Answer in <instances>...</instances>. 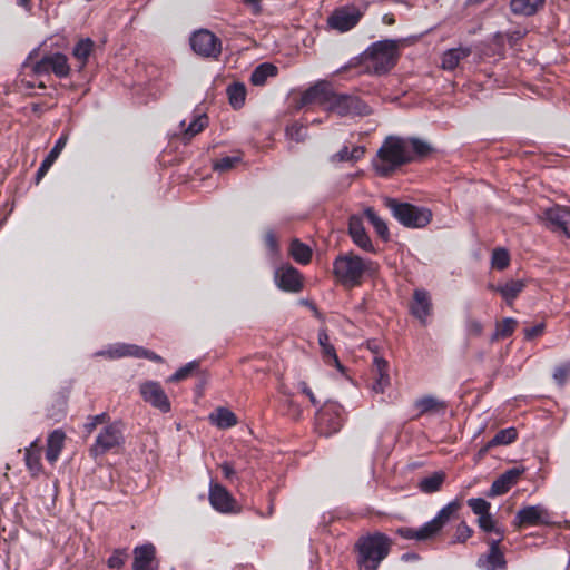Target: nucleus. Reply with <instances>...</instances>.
<instances>
[{"label":"nucleus","instance_id":"f257e3e1","mask_svg":"<svg viewBox=\"0 0 570 570\" xmlns=\"http://www.w3.org/2000/svg\"><path fill=\"white\" fill-rule=\"evenodd\" d=\"M392 546L393 540L380 531L361 535L354 544L360 570H377L390 554Z\"/></svg>","mask_w":570,"mask_h":570},{"label":"nucleus","instance_id":"f03ea898","mask_svg":"<svg viewBox=\"0 0 570 570\" xmlns=\"http://www.w3.org/2000/svg\"><path fill=\"white\" fill-rule=\"evenodd\" d=\"M377 269V263L363 259L352 250L337 255L333 262L334 277L341 285L350 288L361 286L364 275L372 276Z\"/></svg>","mask_w":570,"mask_h":570},{"label":"nucleus","instance_id":"7ed1b4c3","mask_svg":"<svg viewBox=\"0 0 570 570\" xmlns=\"http://www.w3.org/2000/svg\"><path fill=\"white\" fill-rule=\"evenodd\" d=\"M411 164L406 154L404 137L387 136L372 160L373 168L380 177H390L401 167Z\"/></svg>","mask_w":570,"mask_h":570},{"label":"nucleus","instance_id":"20e7f679","mask_svg":"<svg viewBox=\"0 0 570 570\" xmlns=\"http://www.w3.org/2000/svg\"><path fill=\"white\" fill-rule=\"evenodd\" d=\"M399 56V41L384 39L373 42L357 59L366 63L367 72L381 76L394 68Z\"/></svg>","mask_w":570,"mask_h":570},{"label":"nucleus","instance_id":"39448f33","mask_svg":"<svg viewBox=\"0 0 570 570\" xmlns=\"http://www.w3.org/2000/svg\"><path fill=\"white\" fill-rule=\"evenodd\" d=\"M462 508L460 498H455L444 505L436 515L424 523L422 527L414 529L410 527H401L396 533L406 540L425 541L435 538L443 528L450 522L451 518L455 515Z\"/></svg>","mask_w":570,"mask_h":570},{"label":"nucleus","instance_id":"423d86ee","mask_svg":"<svg viewBox=\"0 0 570 570\" xmlns=\"http://www.w3.org/2000/svg\"><path fill=\"white\" fill-rule=\"evenodd\" d=\"M384 205L392 216L406 228H424L432 220V212L426 207L400 202L391 197L384 199Z\"/></svg>","mask_w":570,"mask_h":570},{"label":"nucleus","instance_id":"0eeeda50","mask_svg":"<svg viewBox=\"0 0 570 570\" xmlns=\"http://www.w3.org/2000/svg\"><path fill=\"white\" fill-rule=\"evenodd\" d=\"M326 111L340 117L367 116L372 114L371 107L357 95L336 91L333 86Z\"/></svg>","mask_w":570,"mask_h":570},{"label":"nucleus","instance_id":"6e6552de","mask_svg":"<svg viewBox=\"0 0 570 570\" xmlns=\"http://www.w3.org/2000/svg\"><path fill=\"white\" fill-rule=\"evenodd\" d=\"M345 422L344 407L337 402H325L315 415V430L320 435L332 436Z\"/></svg>","mask_w":570,"mask_h":570},{"label":"nucleus","instance_id":"1a4fd4ad","mask_svg":"<svg viewBox=\"0 0 570 570\" xmlns=\"http://www.w3.org/2000/svg\"><path fill=\"white\" fill-rule=\"evenodd\" d=\"M125 443L122 424L114 422L106 425L97 435L95 443L90 448L94 456L104 455L109 451L120 448Z\"/></svg>","mask_w":570,"mask_h":570},{"label":"nucleus","instance_id":"9d476101","mask_svg":"<svg viewBox=\"0 0 570 570\" xmlns=\"http://www.w3.org/2000/svg\"><path fill=\"white\" fill-rule=\"evenodd\" d=\"M31 70L37 76L53 73L57 78L63 79L69 77L71 67L66 55L49 52L36 61L31 66Z\"/></svg>","mask_w":570,"mask_h":570},{"label":"nucleus","instance_id":"9b49d317","mask_svg":"<svg viewBox=\"0 0 570 570\" xmlns=\"http://www.w3.org/2000/svg\"><path fill=\"white\" fill-rule=\"evenodd\" d=\"M190 47L203 58L218 60L222 55V40L207 29H199L190 37Z\"/></svg>","mask_w":570,"mask_h":570},{"label":"nucleus","instance_id":"f8f14e48","mask_svg":"<svg viewBox=\"0 0 570 570\" xmlns=\"http://www.w3.org/2000/svg\"><path fill=\"white\" fill-rule=\"evenodd\" d=\"M484 541L489 546V550L478 558L476 566L482 570H505L507 560L501 547L503 540L488 537Z\"/></svg>","mask_w":570,"mask_h":570},{"label":"nucleus","instance_id":"ddd939ff","mask_svg":"<svg viewBox=\"0 0 570 570\" xmlns=\"http://www.w3.org/2000/svg\"><path fill=\"white\" fill-rule=\"evenodd\" d=\"M542 218L551 232L570 238V207L553 205L543 212Z\"/></svg>","mask_w":570,"mask_h":570},{"label":"nucleus","instance_id":"4468645a","mask_svg":"<svg viewBox=\"0 0 570 570\" xmlns=\"http://www.w3.org/2000/svg\"><path fill=\"white\" fill-rule=\"evenodd\" d=\"M332 83L325 80L317 81L302 92L297 102V109L308 106H320L324 111L327 109Z\"/></svg>","mask_w":570,"mask_h":570},{"label":"nucleus","instance_id":"2eb2a0df","mask_svg":"<svg viewBox=\"0 0 570 570\" xmlns=\"http://www.w3.org/2000/svg\"><path fill=\"white\" fill-rule=\"evenodd\" d=\"M274 281L279 289L288 293H298L304 285L302 274L291 264H284L276 268Z\"/></svg>","mask_w":570,"mask_h":570},{"label":"nucleus","instance_id":"dca6fc26","mask_svg":"<svg viewBox=\"0 0 570 570\" xmlns=\"http://www.w3.org/2000/svg\"><path fill=\"white\" fill-rule=\"evenodd\" d=\"M140 394L145 402L149 403L161 413H168L171 409L170 401L160 383L147 381L140 385Z\"/></svg>","mask_w":570,"mask_h":570},{"label":"nucleus","instance_id":"f3484780","mask_svg":"<svg viewBox=\"0 0 570 570\" xmlns=\"http://www.w3.org/2000/svg\"><path fill=\"white\" fill-rule=\"evenodd\" d=\"M362 12L355 7H342L336 9L327 20L332 29L346 32L353 29L361 20Z\"/></svg>","mask_w":570,"mask_h":570},{"label":"nucleus","instance_id":"a211bd4d","mask_svg":"<svg viewBox=\"0 0 570 570\" xmlns=\"http://www.w3.org/2000/svg\"><path fill=\"white\" fill-rule=\"evenodd\" d=\"M548 513L541 505H528L520 509L513 520L517 529L548 524Z\"/></svg>","mask_w":570,"mask_h":570},{"label":"nucleus","instance_id":"6ab92c4d","mask_svg":"<svg viewBox=\"0 0 570 570\" xmlns=\"http://www.w3.org/2000/svg\"><path fill=\"white\" fill-rule=\"evenodd\" d=\"M209 502L220 513L237 512V502L225 487L219 483H210Z\"/></svg>","mask_w":570,"mask_h":570},{"label":"nucleus","instance_id":"aec40b11","mask_svg":"<svg viewBox=\"0 0 570 570\" xmlns=\"http://www.w3.org/2000/svg\"><path fill=\"white\" fill-rule=\"evenodd\" d=\"M433 312V304L430 293L424 288H416L413 292L410 302V313L420 321L422 325H426L428 318Z\"/></svg>","mask_w":570,"mask_h":570},{"label":"nucleus","instance_id":"412c9836","mask_svg":"<svg viewBox=\"0 0 570 570\" xmlns=\"http://www.w3.org/2000/svg\"><path fill=\"white\" fill-rule=\"evenodd\" d=\"M524 468L517 466L507 470L492 482L487 495L490 498H494L498 495L505 494L514 484L518 483L520 476L524 473Z\"/></svg>","mask_w":570,"mask_h":570},{"label":"nucleus","instance_id":"4be33fe9","mask_svg":"<svg viewBox=\"0 0 570 570\" xmlns=\"http://www.w3.org/2000/svg\"><path fill=\"white\" fill-rule=\"evenodd\" d=\"M348 235L353 243L361 249L367 253H376V248L374 247L361 217L355 215L350 217Z\"/></svg>","mask_w":570,"mask_h":570},{"label":"nucleus","instance_id":"5701e85b","mask_svg":"<svg viewBox=\"0 0 570 570\" xmlns=\"http://www.w3.org/2000/svg\"><path fill=\"white\" fill-rule=\"evenodd\" d=\"M132 570H157L156 548L153 543L135 547Z\"/></svg>","mask_w":570,"mask_h":570},{"label":"nucleus","instance_id":"b1692460","mask_svg":"<svg viewBox=\"0 0 570 570\" xmlns=\"http://www.w3.org/2000/svg\"><path fill=\"white\" fill-rule=\"evenodd\" d=\"M404 140L406 145V154L411 158V163L422 161L434 151L431 144L417 137H406Z\"/></svg>","mask_w":570,"mask_h":570},{"label":"nucleus","instance_id":"393cba45","mask_svg":"<svg viewBox=\"0 0 570 570\" xmlns=\"http://www.w3.org/2000/svg\"><path fill=\"white\" fill-rule=\"evenodd\" d=\"M95 49V42L90 38H81L72 48V57L76 60V70L81 72L87 66Z\"/></svg>","mask_w":570,"mask_h":570},{"label":"nucleus","instance_id":"a878e982","mask_svg":"<svg viewBox=\"0 0 570 570\" xmlns=\"http://www.w3.org/2000/svg\"><path fill=\"white\" fill-rule=\"evenodd\" d=\"M413 406L416 411V415L414 416L415 419L428 414L443 413L446 409L445 402L440 401L432 395H425L417 399Z\"/></svg>","mask_w":570,"mask_h":570},{"label":"nucleus","instance_id":"bb28decb","mask_svg":"<svg viewBox=\"0 0 570 570\" xmlns=\"http://www.w3.org/2000/svg\"><path fill=\"white\" fill-rule=\"evenodd\" d=\"M470 47H458L446 50L441 58V66L444 70L452 71L460 62L471 55Z\"/></svg>","mask_w":570,"mask_h":570},{"label":"nucleus","instance_id":"cd10ccee","mask_svg":"<svg viewBox=\"0 0 570 570\" xmlns=\"http://www.w3.org/2000/svg\"><path fill=\"white\" fill-rule=\"evenodd\" d=\"M374 382L372 389L375 393H383L390 383L389 363L382 357L374 358Z\"/></svg>","mask_w":570,"mask_h":570},{"label":"nucleus","instance_id":"c85d7f7f","mask_svg":"<svg viewBox=\"0 0 570 570\" xmlns=\"http://www.w3.org/2000/svg\"><path fill=\"white\" fill-rule=\"evenodd\" d=\"M66 434L61 430L52 431L47 439L46 459L49 463L53 464L60 456L63 449Z\"/></svg>","mask_w":570,"mask_h":570},{"label":"nucleus","instance_id":"c756f323","mask_svg":"<svg viewBox=\"0 0 570 570\" xmlns=\"http://www.w3.org/2000/svg\"><path fill=\"white\" fill-rule=\"evenodd\" d=\"M490 288L499 292L503 299L509 305H511L513 301L520 295V293H522L525 288V283L521 279H511L500 286L490 285Z\"/></svg>","mask_w":570,"mask_h":570},{"label":"nucleus","instance_id":"7c9ffc66","mask_svg":"<svg viewBox=\"0 0 570 570\" xmlns=\"http://www.w3.org/2000/svg\"><path fill=\"white\" fill-rule=\"evenodd\" d=\"M289 256L301 265H307L312 261V248L298 238H294L288 247Z\"/></svg>","mask_w":570,"mask_h":570},{"label":"nucleus","instance_id":"2f4dec72","mask_svg":"<svg viewBox=\"0 0 570 570\" xmlns=\"http://www.w3.org/2000/svg\"><path fill=\"white\" fill-rule=\"evenodd\" d=\"M546 3V0H511L510 8L514 14L531 17Z\"/></svg>","mask_w":570,"mask_h":570},{"label":"nucleus","instance_id":"473e14b6","mask_svg":"<svg viewBox=\"0 0 570 570\" xmlns=\"http://www.w3.org/2000/svg\"><path fill=\"white\" fill-rule=\"evenodd\" d=\"M41 446L38 445V441H33L24 453V461L28 470L32 475H37L42 470L41 464Z\"/></svg>","mask_w":570,"mask_h":570},{"label":"nucleus","instance_id":"72a5a7b5","mask_svg":"<svg viewBox=\"0 0 570 570\" xmlns=\"http://www.w3.org/2000/svg\"><path fill=\"white\" fill-rule=\"evenodd\" d=\"M209 420L218 429L227 430L237 425L238 420L235 413L226 407H218L215 412L210 413Z\"/></svg>","mask_w":570,"mask_h":570},{"label":"nucleus","instance_id":"f704fd0d","mask_svg":"<svg viewBox=\"0 0 570 570\" xmlns=\"http://www.w3.org/2000/svg\"><path fill=\"white\" fill-rule=\"evenodd\" d=\"M208 126V117L205 114H200L194 117V119L186 127V122L181 121L180 127L183 129V139L189 141L196 135L202 132Z\"/></svg>","mask_w":570,"mask_h":570},{"label":"nucleus","instance_id":"c9c22d12","mask_svg":"<svg viewBox=\"0 0 570 570\" xmlns=\"http://www.w3.org/2000/svg\"><path fill=\"white\" fill-rule=\"evenodd\" d=\"M278 68L269 62L258 65L250 75V82L254 86H264L268 78L276 77Z\"/></svg>","mask_w":570,"mask_h":570},{"label":"nucleus","instance_id":"e433bc0d","mask_svg":"<svg viewBox=\"0 0 570 570\" xmlns=\"http://www.w3.org/2000/svg\"><path fill=\"white\" fill-rule=\"evenodd\" d=\"M365 217L367 218L368 223L373 226L376 235L383 240L389 242L390 240V230L387 227V224L383 218H381L377 213L374 210V208L368 207L364 212Z\"/></svg>","mask_w":570,"mask_h":570},{"label":"nucleus","instance_id":"4c0bfd02","mask_svg":"<svg viewBox=\"0 0 570 570\" xmlns=\"http://www.w3.org/2000/svg\"><path fill=\"white\" fill-rule=\"evenodd\" d=\"M478 525L483 532L493 533V539L503 540L505 537V529L498 524L490 512L478 518Z\"/></svg>","mask_w":570,"mask_h":570},{"label":"nucleus","instance_id":"58836bf2","mask_svg":"<svg viewBox=\"0 0 570 570\" xmlns=\"http://www.w3.org/2000/svg\"><path fill=\"white\" fill-rule=\"evenodd\" d=\"M444 481H445L444 472H442V471L434 472L432 475L425 476L419 482V489L423 493L431 494V493L438 492L441 489Z\"/></svg>","mask_w":570,"mask_h":570},{"label":"nucleus","instance_id":"ea45409f","mask_svg":"<svg viewBox=\"0 0 570 570\" xmlns=\"http://www.w3.org/2000/svg\"><path fill=\"white\" fill-rule=\"evenodd\" d=\"M246 87L244 83L234 82L227 88V95L229 99V104L234 109H240L246 99Z\"/></svg>","mask_w":570,"mask_h":570},{"label":"nucleus","instance_id":"a19ab883","mask_svg":"<svg viewBox=\"0 0 570 570\" xmlns=\"http://www.w3.org/2000/svg\"><path fill=\"white\" fill-rule=\"evenodd\" d=\"M147 351L148 350L137 345L121 344L108 351V354L110 357L135 356L145 358Z\"/></svg>","mask_w":570,"mask_h":570},{"label":"nucleus","instance_id":"79ce46f5","mask_svg":"<svg viewBox=\"0 0 570 570\" xmlns=\"http://www.w3.org/2000/svg\"><path fill=\"white\" fill-rule=\"evenodd\" d=\"M518 440V430L513 426L502 429L490 440V445H510Z\"/></svg>","mask_w":570,"mask_h":570},{"label":"nucleus","instance_id":"37998d69","mask_svg":"<svg viewBox=\"0 0 570 570\" xmlns=\"http://www.w3.org/2000/svg\"><path fill=\"white\" fill-rule=\"evenodd\" d=\"M518 325V322L512 317H505L501 322L497 323L495 332L492 336V340H500V338H508L510 337L513 332L515 331V327Z\"/></svg>","mask_w":570,"mask_h":570},{"label":"nucleus","instance_id":"c03bdc74","mask_svg":"<svg viewBox=\"0 0 570 570\" xmlns=\"http://www.w3.org/2000/svg\"><path fill=\"white\" fill-rule=\"evenodd\" d=\"M129 558L126 548L115 549L111 556L107 559V567L112 570H120Z\"/></svg>","mask_w":570,"mask_h":570},{"label":"nucleus","instance_id":"a18cd8bd","mask_svg":"<svg viewBox=\"0 0 570 570\" xmlns=\"http://www.w3.org/2000/svg\"><path fill=\"white\" fill-rule=\"evenodd\" d=\"M491 265L498 271H503L510 265V254L505 248H495L492 252Z\"/></svg>","mask_w":570,"mask_h":570},{"label":"nucleus","instance_id":"49530a36","mask_svg":"<svg viewBox=\"0 0 570 570\" xmlns=\"http://www.w3.org/2000/svg\"><path fill=\"white\" fill-rule=\"evenodd\" d=\"M552 379L559 387H564L570 379V361L557 365Z\"/></svg>","mask_w":570,"mask_h":570},{"label":"nucleus","instance_id":"de8ad7c7","mask_svg":"<svg viewBox=\"0 0 570 570\" xmlns=\"http://www.w3.org/2000/svg\"><path fill=\"white\" fill-rule=\"evenodd\" d=\"M322 358L328 366H334L338 371L344 372V366L341 364L336 351L332 344H328L321 348Z\"/></svg>","mask_w":570,"mask_h":570},{"label":"nucleus","instance_id":"09e8293b","mask_svg":"<svg viewBox=\"0 0 570 570\" xmlns=\"http://www.w3.org/2000/svg\"><path fill=\"white\" fill-rule=\"evenodd\" d=\"M68 139H69V130L65 129L61 132V135L59 136V138L56 140L52 149L49 151V154L46 157L55 163L58 159V157L60 156L63 148L66 147Z\"/></svg>","mask_w":570,"mask_h":570},{"label":"nucleus","instance_id":"8fccbe9b","mask_svg":"<svg viewBox=\"0 0 570 570\" xmlns=\"http://www.w3.org/2000/svg\"><path fill=\"white\" fill-rule=\"evenodd\" d=\"M466 504L470 507L474 514L479 515V518L489 513L491 509V503L482 498H471L466 501Z\"/></svg>","mask_w":570,"mask_h":570},{"label":"nucleus","instance_id":"3c124183","mask_svg":"<svg viewBox=\"0 0 570 570\" xmlns=\"http://www.w3.org/2000/svg\"><path fill=\"white\" fill-rule=\"evenodd\" d=\"M307 127L301 122H293L286 127V135L297 142L304 141L306 138Z\"/></svg>","mask_w":570,"mask_h":570},{"label":"nucleus","instance_id":"603ef678","mask_svg":"<svg viewBox=\"0 0 570 570\" xmlns=\"http://www.w3.org/2000/svg\"><path fill=\"white\" fill-rule=\"evenodd\" d=\"M472 535L473 529L465 521H461L455 529L451 543H464Z\"/></svg>","mask_w":570,"mask_h":570},{"label":"nucleus","instance_id":"864d4df0","mask_svg":"<svg viewBox=\"0 0 570 570\" xmlns=\"http://www.w3.org/2000/svg\"><path fill=\"white\" fill-rule=\"evenodd\" d=\"M199 367V362L193 361L177 370L169 379V382H179L191 375Z\"/></svg>","mask_w":570,"mask_h":570},{"label":"nucleus","instance_id":"5fc2aeb1","mask_svg":"<svg viewBox=\"0 0 570 570\" xmlns=\"http://www.w3.org/2000/svg\"><path fill=\"white\" fill-rule=\"evenodd\" d=\"M109 420V415L107 413L97 414L94 416H89L88 421L83 425V430L90 434L99 424H104Z\"/></svg>","mask_w":570,"mask_h":570},{"label":"nucleus","instance_id":"6e6d98bb","mask_svg":"<svg viewBox=\"0 0 570 570\" xmlns=\"http://www.w3.org/2000/svg\"><path fill=\"white\" fill-rule=\"evenodd\" d=\"M264 243H265L266 248L273 256L278 255V253H279L278 239L272 230H269L265 234Z\"/></svg>","mask_w":570,"mask_h":570},{"label":"nucleus","instance_id":"4d7b16f0","mask_svg":"<svg viewBox=\"0 0 570 570\" xmlns=\"http://www.w3.org/2000/svg\"><path fill=\"white\" fill-rule=\"evenodd\" d=\"M239 161L238 157H223L218 159L214 166L215 170L218 171H227L235 167V165Z\"/></svg>","mask_w":570,"mask_h":570},{"label":"nucleus","instance_id":"13d9d810","mask_svg":"<svg viewBox=\"0 0 570 570\" xmlns=\"http://www.w3.org/2000/svg\"><path fill=\"white\" fill-rule=\"evenodd\" d=\"M546 324L539 323L532 327L524 328V337L528 341L534 340L544 333Z\"/></svg>","mask_w":570,"mask_h":570},{"label":"nucleus","instance_id":"bf43d9fd","mask_svg":"<svg viewBox=\"0 0 570 570\" xmlns=\"http://www.w3.org/2000/svg\"><path fill=\"white\" fill-rule=\"evenodd\" d=\"M53 164L55 163L47 157L41 161V164L36 173V177H35L36 184H39L42 180V178L47 175V173L49 171V169L51 168V166Z\"/></svg>","mask_w":570,"mask_h":570},{"label":"nucleus","instance_id":"052dcab7","mask_svg":"<svg viewBox=\"0 0 570 570\" xmlns=\"http://www.w3.org/2000/svg\"><path fill=\"white\" fill-rule=\"evenodd\" d=\"M466 331L469 335L480 336L483 331V325L478 320L471 318L466 322Z\"/></svg>","mask_w":570,"mask_h":570},{"label":"nucleus","instance_id":"680f3d73","mask_svg":"<svg viewBox=\"0 0 570 570\" xmlns=\"http://www.w3.org/2000/svg\"><path fill=\"white\" fill-rule=\"evenodd\" d=\"M297 387L306 397H308L309 402L313 405H316L318 403L314 392L312 391V389L308 386V384L306 382H304V381L299 382Z\"/></svg>","mask_w":570,"mask_h":570},{"label":"nucleus","instance_id":"e2e57ef3","mask_svg":"<svg viewBox=\"0 0 570 570\" xmlns=\"http://www.w3.org/2000/svg\"><path fill=\"white\" fill-rule=\"evenodd\" d=\"M219 469L223 473V476L232 482L236 475V471L233 465L229 462H224L219 465Z\"/></svg>","mask_w":570,"mask_h":570},{"label":"nucleus","instance_id":"0e129e2a","mask_svg":"<svg viewBox=\"0 0 570 570\" xmlns=\"http://www.w3.org/2000/svg\"><path fill=\"white\" fill-rule=\"evenodd\" d=\"M350 149L344 146L340 151L332 156L333 161H350Z\"/></svg>","mask_w":570,"mask_h":570},{"label":"nucleus","instance_id":"69168bd1","mask_svg":"<svg viewBox=\"0 0 570 570\" xmlns=\"http://www.w3.org/2000/svg\"><path fill=\"white\" fill-rule=\"evenodd\" d=\"M350 154H351L350 161H357L364 156L365 148L361 147V146H356L352 150H350Z\"/></svg>","mask_w":570,"mask_h":570},{"label":"nucleus","instance_id":"338daca9","mask_svg":"<svg viewBox=\"0 0 570 570\" xmlns=\"http://www.w3.org/2000/svg\"><path fill=\"white\" fill-rule=\"evenodd\" d=\"M245 6H247L254 14H258L262 11L261 1L262 0H242Z\"/></svg>","mask_w":570,"mask_h":570},{"label":"nucleus","instance_id":"774afa93","mask_svg":"<svg viewBox=\"0 0 570 570\" xmlns=\"http://www.w3.org/2000/svg\"><path fill=\"white\" fill-rule=\"evenodd\" d=\"M287 402H288V406L291 409V415L294 419H298L301 416V409H299V406L294 403L292 397H288Z\"/></svg>","mask_w":570,"mask_h":570}]
</instances>
